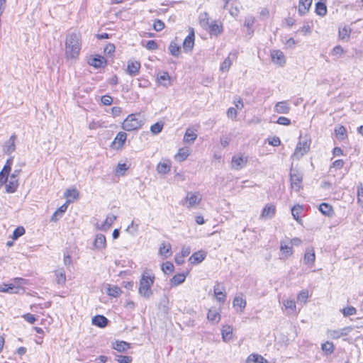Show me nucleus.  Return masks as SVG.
Wrapping results in <instances>:
<instances>
[{
    "instance_id": "f257e3e1",
    "label": "nucleus",
    "mask_w": 363,
    "mask_h": 363,
    "mask_svg": "<svg viewBox=\"0 0 363 363\" xmlns=\"http://www.w3.org/2000/svg\"><path fill=\"white\" fill-rule=\"evenodd\" d=\"M82 49L79 33L72 32L67 35L65 40V57L67 60L76 61Z\"/></svg>"
},
{
    "instance_id": "f03ea898",
    "label": "nucleus",
    "mask_w": 363,
    "mask_h": 363,
    "mask_svg": "<svg viewBox=\"0 0 363 363\" xmlns=\"http://www.w3.org/2000/svg\"><path fill=\"white\" fill-rule=\"evenodd\" d=\"M155 281V275L149 271L144 272L139 284L138 293L145 298L149 299L153 294L152 286Z\"/></svg>"
},
{
    "instance_id": "7ed1b4c3",
    "label": "nucleus",
    "mask_w": 363,
    "mask_h": 363,
    "mask_svg": "<svg viewBox=\"0 0 363 363\" xmlns=\"http://www.w3.org/2000/svg\"><path fill=\"white\" fill-rule=\"evenodd\" d=\"M143 123V118L140 114L132 113L124 120L122 128L126 131H133L140 128Z\"/></svg>"
},
{
    "instance_id": "20e7f679",
    "label": "nucleus",
    "mask_w": 363,
    "mask_h": 363,
    "mask_svg": "<svg viewBox=\"0 0 363 363\" xmlns=\"http://www.w3.org/2000/svg\"><path fill=\"white\" fill-rule=\"evenodd\" d=\"M310 145H311V140L308 138L307 136H305L304 138H302L301 136L299 137V141L296 145L294 157H295L297 159L301 158L303 157L305 154H306L308 150H310Z\"/></svg>"
},
{
    "instance_id": "39448f33",
    "label": "nucleus",
    "mask_w": 363,
    "mask_h": 363,
    "mask_svg": "<svg viewBox=\"0 0 363 363\" xmlns=\"http://www.w3.org/2000/svg\"><path fill=\"white\" fill-rule=\"evenodd\" d=\"M202 199V196L199 192L188 191L184 201L181 203L182 205L186 204L188 208H191L196 205H198Z\"/></svg>"
},
{
    "instance_id": "423d86ee",
    "label": "nucleus",
    "mask_w": 363,
    "mask_h": 363,
    "mask_svg": "<svg viewBox=\"0 0 363 363\" xmlns=\"http://www.w3.org/2000/svg\"><path fill=\"white\" fill-rule=\"evenodd\" d=\"M303 175L298 170L291 169L290 172V182L291 188L298 191L301 188Z\"/></svg>"
},
{
    "instance_id": "0eeeda50",
    "label": "nucleus",
    "mask_w": 363,
    "mask_h": 363,
    "mask_svg": "<svg viewBox=\"0 0 363 363\" xmlns=\"http://www.w3.org/2000/svg\"><path fill=\"white\" fill-rule=\"evenodd\" d=\"M21 169H15L10 176V180L8 184H6V191L7 193H13L16 191L18 186V182L17 177L21 173Z\"/></svg>"
},
{
    "instance_id": "6e6552de",
    "label": "nucleus",
    "mask_w": 363,
    "mask_h": 363,
    "mask_svg": "<svg viewBox=\"0 0 363 363\" xmlns=\"http://www.w3.org/2000/svg\"><path fill=\"white\" fill-rule=\"evenodd\" d=\"M194 30L193 28H190L189 35L185 38L183 42V48L185 52H190L192 50L194 45Z\"/></svg>"
},
{
    "instance_id": "1a4fd4ad",
    "label": "nucleus",
    "mask_w": 363,
    "mask_h": 363,
    "mask_svg": "<svg viewBox=\"0 0 363 363\" xmlns=\"http://www.w3.org/2000/svg\"><path fill=\"white\" fill-rule=\"evenodd\" d=\"M88 64L94 68H101L106 67L107 61L104 57L96 55L88 60Z\"/></svg>"
},
{
    "instance_id": "9d476101",
    "label": "nucleus",
    "mask_w": 363,
    "mask_h": 363,
    "mask_svg": "<svg viewBox=\"0 0 363 363\" xmlns=\"http://www.w3.org/2000/svg\"><path fill=\"white\" fill-rule=\"evenodd\" d=\"M276 213V207L274 205L271 203H267L263 208L262 211L261 213L260 217L263 219H270L272 218Z\"/></svg>"
},
{
    "instance_id": "9b49d317",
    "label": "nucleus",
    "mask_w": 363,
    "mask_h": 363,
    "mask_svg": "<svg viewBox=\"0 0 363 363\" xmlns=\"http://www.w3.org/2000/svg\"><path fill=\"white\" fill-rule=\"evenodd\" d=\"M247 162V159L240 155H235L232 158V167L235 169L243 168Z\"/></svg>"
},
{
    "instance_id": "f8f14e48",
    "label": "nucleus",
    "mask_w": 363,
    "mask_h": 363,
    "mask_svg": "<svg viewBox=\"0 0 363 363\" xmlns=\"http://www.w3.org/2000/svg\"><path fill=\"white\" fill-rule=\"evenodd\" d=\"M271 57L273 62L281 66H283L286 62L284 53L279 50H272L271 52Z\"/></svg>"
},
{
    "instance_id": "ddd939ff",
    "label": "nucleus",
    "mask_w": 363,
    "mask_h": 363,
    "mask_svg": "<svg viewBox=\"0 0 363 363\" xmlns=\"http://www.w3.org/2000/svg\"><path fill=\"white\" fill-rule=\"evenodd\" d=\"M290 109L289 104L286 101L277 102L274 106V111L280 114H287Z\"/></svg>"
},
{
    "instance_id": "4468645a",
    "label": "nucleus",
    "mask_w": 363,
    "mask_h": 363,
    "mask_svg": "<svg viewBox=\"0 0 363 363\" xmlns=\"http://www.w3.org/2000/svg\"><path fill=\"white\" fill-rule=\"evenodd\" d=\"M315 259V255L314 250L313 248L306 249L303 257L304 264L310 267H312L314 264Z\"/></svg>"
},
{
    "instance_id": "2eb2a0df",
    "label": "nucleus",
    "mask_w": 363,
    "mask_h": 363,
    "mask_svg": "<svg viewBox=\"0 0 363 363\" xmlns=\"http://www.w3.org/2000/svg\"><path fill=\"white\" fill-rule=\"evenodd\" d=\"M19 290L20 287L12 283L0 284V292L17 294Z\"/></svg>"
},
{
    "instance_id": "dca6fc26",
    "label": "nucleus",
    "mask_w": 363,
    "mask_h": 363,
    "mask_svg": "<svg viewBox=\"0 0 363 363\" xmlns=\"http://www.w3.org/2000/svg\"><path fill=\"white\" fill-rule=\"evenodd\" d=\"M140 63L138 61H128L127 72L130 76H135L139 73Z\"/></svg>"
},
{
    "instance_id": "f3484780",
    "label": "nucleus",
    "mask_w": 363,
    "mask_h": 363,
    "mask_svg": "<svg viewBox=\"0 0 363 363\" xmlns=\"http://www.w3.org/2000/svg\"><path fill=\"white\" fill-rule=\"evenodd\" d=\"M72 202V199H68L67 201L58 208L56 211L53 213L50 220L56 222L58 220L57 216L61 217L62 214L67 211L69 203Z\"/></svg>"
},
{
    "instance_id": "a211bd4d",
    "label": "nucleus",
    "mask_w": 363,
    "mask_h": 363,
    "mask_svg": "<svg viewBox=\"0 0 363 363\" xmlns=\"http://www.w3.org/2000/svg\"><path fill=\"white\" fill-rule=\"evenodd\" d=\"M109 320L103 315H96L92 318V324L99 328L106 327Z\"/></svg>"
},
{
    "instance_id": "6ab92c4d",
    "label": "nucleus",
    "mask_w": 363,
    "mask_h": 363,
    "mask_svg": "<svg viewBox=\"0 0 363 363\" xmlns=\"http://www.w3.org/2000/svg\"><path fill=\"white\" fill-rule=\"evenodd\" d=\"M171 169V162L169 160H165L160 162L157 166V172L161 174H167Z\"/></svg>"
},
{
    "instance_id": "aec40b11",
    "label": "nucleus",
    "mask_w": 363,
    "mask_h": 363,
    "mask_svg": "<svg viewBox=\"0 0 363 363\" xmlns=\"http://www.w3.org/2000/svg\"><path fill=\"white\" fill-rule=\"evenodd\" d=\"M94 247L98 250L105 249L106 247V240L103 234H97L94 242Z\"/></svg>"
},
{
    "instance_id": "412c9836",
    "label": "nucleus",
    "mask_w": 363,
    "mask_h": 363,
    "mask_svg": "<svg viewBox=\"0 0 363 363\" xmlns=\"http://www.w3.org/2000/svg\"><path fill=\"white\" fill-rule=\"evenodd\" d=\"M170 76L168 72H164L160 74L157 75V82L164 87H168L170 86Z\"/></svg>"
},
{
    "instance_id": "4be33fe9",
    "label": "nucleus",
    "mask_w": 363,
    "mask_h": 363,
    "mask_svg": "<svg viewBox=\"0 0 363 363\" xmlns=\"http://www.w3.org/2000/svg\"><path fill=\"white\" fill-rule=\"evenodd\" d=\"M313 0H299L298 13L301 16L305 15L309 10Z\"/></svg>"
},
{
    "instance_id": "5701e85b",
    "label": "nucleus",
    "mask_w": 363,
    "mask_h": 363,
    "mask_svg": "<svg viewBox=\"0 0 363 363\" xmlns=\"http://www.w3.org/2000/svg\"><path fill=\"white\" fill-rule=\"evenodd\" d=\"M116 220V216L114 215H108L106 220L103 222L101 226L98 225V228L102 230H108L113 222Z\"/></svg>"
},
{
    "instance_id": "b1692460",
    "label": "nucleus",
    "mask_w": 363,
    "mask_h": 363,
    "mask_svg": "<svg viewBox=\"0 0 363 363\" xmlns=\"http://www.w3.org/2000/svg\"><path fill=\"white\" fill-rule=\"evenodd\" d=\"M172 246L169 243H166L163 242L161 243L160 249H159V253L160 255L163 256L165 258H167L171 256L172 255Z\"/></svg>"
},
{
    "instance_id": "393cba45",
    "label": "nucleus",
    "mask_w": 363,
    "mask_h": 363,
    "mask_svg": "<svg viewBox=\"0 0 363 363\" xmlns=\"http://www.w3.org/2000/svg\"><path fill=\"white\" fill-rule=\"evenodd\" d=\"M112 347L120 352H124L130 349L131 346L128 342H113Z\"/></svg>"
},
{
    "instance_id": "a878e982",
    "label": "nucleus",
    "mask_w": 363,
    "mask_h": 363,
    "mask_svg": "<svg viewBox=\"0 0 363 363\" xmlns=\"http://www.w3.org/2000/svg\"><path fill=\"white\" fill-rule=\"evenodd\" d=\"M208 32L210 35H218L223 31L222 26L217 23L216 21H213L208 26Z\"/></svg>"
},
{
    "instance_id": "bb28decb",
    "label": "nucleus",
    "mask_w": 363,
    "mask_h": 363,
    "mask_svg": "<svg viewBox=\"0 0 363 363\" xmlns=\"http://www.w3.org/2000/svg\"><path fill=\"white\" fill-rule=\"evenodd\" d=\"M186 275L184 273L175 274L170 280V284L172 286H177L183 282H184Z\"/></svg>"
},
{
    "instance_id": "cd10ccee",
    "label": "nucleus",
    "mask_w": 363,
    "mask_h": 363,
    "mask_svg": "<svg viewBox=\"0 0 363 363\" xmlns=\"http://www.w3.org/2000/svg\"><path fill=\"white\" fill-rule=\"evenodd\" d=\"M233 328L230 325H224L221 330L223 340H230L233 339Z\"/></svg>"
},
{
    "instance_id": "c85d7f7f",
    "label": "nucleus",
    "mask_w": 363,
    "mask_h": 363,
    "mask_svg": "<svg viewBox=\"0 0 363 363\" xmlns=\"http://www.w3.org/2000/svg\"><path fill=\"white\" fill-rule=\"evenodd\" d=\"M106 293L108 296L116 298L118 297L121 294L122 290L119 286L116 285H108Z\"/></svg>"
},
{
    "instance_id": "c756f323",
    "label": "nucleus",
    "mask_w": 363,
    "mask_h": 363,
    "mask_svg": "<svg viewBox=\"0 0 363 363\" xmlns=\"http://www.w3.org/2000/svg\"><path fill=\"white\" fill-rule=\"evenodd\" d=\"M126 138H127V135H126L125 133H124V132H119L116 135V136L113 143V144H117L118 147H122L123 146V145H124V143L126 140Z\"/></svg>"
},
{
    "instance_id": "7c9ffc66",
    "label": "nucleus",
    "mask_w": 363,
    "mask_h": 363,
    "mask_svg": "<svg viewBox=\"0 0 363 363\" xmlns=\"http://www.w3.org/2000/svg\"><path fill=\"white\" fill-rule=\"evenodd\" d=\"M206 257V253L203 251H199L197 252L194 253L189 258L190 261L192 263H200Z\"/></svg>"
},
{
    "instance_id": "2f4dec72",
    "label": "nucleus",
    "mask_w": 363,
    "mask_h": 363,
    "mask_svg": "<svg viewBox=\"0 0 363 363\" xmlns=\"http://www.w3.org/2000/svg\"><path fill=\"white\" fill-rule=\"evenodd\" d=\"M234 307H240V311H242L246 307V301L242 298V296H236L233 301Z\"/></svg>"
},
{
    "instance_id": "473e14b6",
    "label": "nucleus",
    "mask_w": 363,
    "mask_h": 363,
    "mask_svg": "<svg viewBox=\"0 0 363 363\" xmlns=\"http://www.w3.org/2000/svg\"><path fill=\"white\" fill-rule=\"evenodd\" d=\"M319 211L325 216H330L333 213V207L327 203H322L319 206Z\"/></svg>"
},
{
    "instance_id": "72a5a7b5",
    "label": "nucleus",
    "mask_w": 363,
    "mask_h": 363,
    "mask_svg": "<svg viewBox=\"0 0 363 363\" xmlns=\"http://www.w3.org/2000/svg\"><path fill=\"white\" fill-rule=\"evenodd\" d=\"M207 318L213 323H218L220 319V315L216 310L210 309L207 314Z\"/></svg>"
},
{
    "instance_id": "f704fd0d",
    "label": "nucleus",
    "mask_w": 363,
    "mask_h": 363,
    "mask_svg": "<svg viewBox=\"0 0 363 363\" xmlns=\"http://www.w3.org/2000/svg\"><path fill=\"white\" fill-rule=\"evenodd\" d=\"M197 135L190 128H188L186 130L184 140L186 143H194V140L196 139Z\"/></svg>"
},
{
    "instance_id": "c9c22d12",
    "label": "nucleus",
    "mask_w": 363,
    "mask_h": 363,
    "mask_svg": "<svg viewBox=\"0 0 363 363\" xmlns=\"http://www.w3.org/2000/svg\"><path fill=\"white\" fill-rule=\"evenodd\" d=\"M315 13L320 16H325L327 13V7L325 4L320 1L318 2L315 4Z\"/></svg>"
},
{
    "instance_id": "e433bc0d",
    "label": "nucleus",
    "mask_w": 363,
    "mask_h": 363,
    "mask_svg": "<svg viewBox=\"0 0 363 363\" xmlns=\"http://www.w3.org/2000/svg\"><path fill=\"white\" fill-rule=\"evenodd\" d=\"M284 306L286 310H289L290 313H295L296 309V306L295 301L294 299H287L284 301Z\"/></svg>"
},
{
    "instance_id": "4c0bfd02",
    "label": "nucleus",
    "mask_w": 363,
    "mask_h": 363,
    "mask_svg": "<svg viewBox=\"0 0 363 363\" xmlns=\"http://www.w3.org/2000/svg\"><path fill=\"white\" fill-rule=\"evenodd\" d=\"M64 196L67 200L72 199V201H73L79 197V191L76 189H67L64 194Z\"/></svg>"
},
{
    "instance_id": "58836bf2",
    "label": "nucleus",
    "mask_w": 363,
    "mask_h": 363,
    "mask_svg": "<svg viewBox=\"0 0 363 363\" xmlns=\"http://www.w3.org/2000/svg\"><path fill=\"white\" fill-rule=\"evenodd\" d=\"M16 135H12L9 141H8V146L6 147V152L8 153V154H11V152H14L15 149H16V145H15V140H16Z\"/></svg>"
},
{
    "instance_id": "ea45409f",
    "label": "nucleus",
    "mask_w": 363,
    "mask_h": 363,
    "mask_svg": "<svg viewBox=\"0 0 363 363\" xmlns=\"http://www.w3.org/2000/svg\"><path fill=\"white\" fill-rule=\"evenodd\" d=\"M302 211L303 208L300 205H295L292 207L291 214L296 220L299 221V215L302 213Z\"/></svg>"
},
{
    "instance_id": "a19ab883",
    "label": "nucleus",
    "mask_w": 363,
    "mask_h": 363,
    "mask_svg": "<svg viewBox=\"0 0 363 363\" xmlns=\"http://www.w3.org/2000/svg\"><path fill=\"white\" fill-rule=\"evenodd\" d=\"M57 282L59 284L63 285L66 281V275L64 270H57L55 272Z\"/></svg>"
},
{
    "instance_id": "79ce46f5",
    "label": "nucleus",
    "mask_w": 363,
    "mask_h": 363,
    "mask_svg": "<svg viewBox=\"0 0 363 363\" xmlns=\"http://www.w3.org/2000/svg\"><path fill=\"white\" fill-rule=\"evenodd\" d=\"M344 330H345V329L339 330H328V337L331 339H339L344 335Z\"/></svg>"
},
{
    "instance_id": "37998d69",
    "label": "nucleus",
    "mask_w": 363,
    "mask_h": 363,
    "mask_svg": "<svg viewBox=\"0 0 363 363\" xmlns=\"http://www.w3.org/2000/svg\"><path fill=\"white\" fill-rule=\"evenodd\" d=\"M179 46L174 41H172L169 46V50L171 55L177 57L179 55Z\"/></svg>"
},
{
    "instance_id": "c03bdc74",
    "label": "nucleus",
    "mask_w": 363,
    "mask_h": 363,
    "mask_svg": "<svg viewBox=\"0 0 363 363\" xmlns=\"http://www.w3.org/2000/svg\"><path fill=\"white\" fill-rule=\"evenodd\" d=\"M199 22H200V24L203 28L207 29V26L210 24L209 23V17H208V13L204 12L203 13H201V15L199 16Z\"/></svg>"
},
{
    "instance_id": "a18cd8bd",
    "label": "nucleus",
    "mask_w": 363,
    "mask_h": 363,
    "mask_svg": "<svg viewBox=\"0 0 363 363\" xmlns=\"http://www.w3.org/2000/svg\"><path fill=\"white\" fill-rule=\"evenodd\" d=\"M321 348L325 354L332 353L334 350L333 342H325L322 344Z\"/></svg>"
},
{
    "instance_id": "49530a36",
    "label": "nucleus",
    "mask_w": 363,
    "mask_h": 363,
    "mask_svg": "<svg viewBox=\"0 0 363 363\" xmlns=\"http://www.w3.org/2000/svg\"><path fill=\"white\" fill-rule=\"evenodd\" d=\"M163 126L164 123L162 122H157L156 123L151 125L150 130L152 133L157 135L162 130Z\"/></svg>"
},
{
    "instance_id": "de8ad7c7",
    "label": "nucleus",
    "mask_w": 363,
    "mask_h": 363,
    "mask_svg": "<svg viewBox=\"0 0 363 363\" xmlns=\"http://www.w3.org/2000/svg\"><path fill=\"white\" fill-rule=\"evenodd\" d=\"M263 361V357L258 354H251L247 359L246 363H261L260 362Z\"/></svg>"
},
{
    "instance_id": "09e8293b",
    "label": "nucleus",
    "mask_w": 363,
    "mask_h": 363,
    "mask_svg": "<svg viewBox=\"0 0 363 363\" xmlns=\"http://www.w3.org/2000/svg\"><path fill=\"white\" fill-rule=\"evenodd\" d=\"M174 269V264L170 262H166L162 266V270L165 274H171Z\"/></svg>"
},
{
    "instance_id": "8fccbe9b",
    "label": "nucleus",
    "mask_w": 363,
    "mask_h": 363,
    "mask_svg": "<svg viewBox=\"0 0 363 363\" xmlns=\"http://www.w3.org/2000/svg\"><path fill=\"white\" fill-rule=\"evenodd\" d=\"M341 311H342V314L344 315V316H345V317H348V316L354 315L357 313L356 308L353 306H348V307L344 308L341 310Z\"/></svg>"
},
{
    "instance_id": "3c124183",
    "label": "nucleus",
    "mask_w": 363,
    "mask_h": 363,
    "mask_svg": "<svg viewBox=\"0 0 363 363\" xmlns=\"http://www.w3.org/2000/svg\"><path fill=\"white\" fill-rule=\"evenodd\" d=\"M188 156V150L184 149H179L178 153L175 156V158L179 161H184L187 158Z\"/></svg>"
},
{
    "instance_id": "603ef678",
    "label": "nucleus",
    "mask_w": 363,
    "mask_h": 363,
    "mask_svg": "<svg viewBox=\"0 0 363 363\" xmlns=\"http://www.w3.org/2000/svg\"><path fill=\"white\" fill-rule=\"evenodd\" d=\"M232 65V62L229 57L225 59L220 67V69L222 72H228Z\"/></svg>"
},
{
    "instance_id": "864d4df0",
    "label": "nucleus",
    "mask_w": 363,
    "mask_h": 363,
    "mask_svg": "<svg viewBox=\"0 0 363 363\" xmlns=\"http://www.w3.org/2000/svg\"><path fill=\"white\" fill-rule=\"evenodd\" d=\"M26 230L23 227H17L13 232V239L17 240L19 237L22 236L25 233Z\"/></svg>"
},
{
    "instance_id": "5fc2aeb1",
    "label": "nucleus",
    "mask_w": 363,
    "mask_h": 363,
    "mask_svg": "<svg viewBox=\"0 0 363 363\" xmlns=\"http://www.w3.org/2000/svg\"><path fill=\"white\" fill-rule=\"evenodd\" d=\"M104 127H106V126L104 125V123L102 122L101 121H92L89 125V128L91 130H96L99 128H104Z\"/></svg>"
},
{
    "instance_id": "6e6d98bb",
    "label": "nucleus",
    "mask_w": 363,
    "mask_h": 363,
    "mask_svg": "<svg viewBox=\"0 0 363 363\" xmlns=\"http://www.w3.org/2000/svg\"><path fill=\"white\" fill-rule=\"evenodd\" d=\"M308 298V291L307 290L301 291L297 296L298 301L303 302V303H306Z\"/></svg>"
},
{
    "instance_id": "4d7b16f0",
    "label": "nucleus",
    "mask_w": 363,
    "mask_h": 363,
    "mask_svg": "<svg viewBox=\"0 0 363 363\" xmlns=\"http://www.w3.org/2000/svg\"><path fill=\"white\" fill-rule=\"evenodd\" d=\"M255 22V18L252 16H247L245 17L244 21V26L247 27V28H252V26L254 25Z\"/></svg>"
},
{
    "instance_id": "13d9d810",
    "label": "nucleus",
    "mask_w": 363,
    "mask_h": 363,
    "mask_svg": "<svg viewBox=\"0 0 363 363\" xmlns=\"http://www.w3.org/2000/svg\"><path fill=\"white\" fill-rule=\"evenodd\" d=\"M357 202L363 204V184L362 183L357 186Z\"/></svg>"
},
{
    "instance_id": "bf43d9fd",
    "label": "nucleus",
    "mask_w": 363,
    "mask_h": 363,
    "mask_svg": "<svg viewBox=\"0 0 363 363\" xmlns=\"http://www.w3.org/2000/svg\"><path fill=\"white\" fill-rule=\"evenodd\" d=\"M116 360L119 363H130L132 362V357L125 355H117Z\"/></svg>"
},
{
    "instance_id": "052dcab7",
    "label": "nucleus",
    "mask_w": 363,
    "mask_h": 363,
    "mask_svg": "<svg viewBox=\"0 0 363 363\" xmlns=\"http://www.w3.org/2000/svg\"><path fill=\"white\" fill-rule=\"evenodd\" d=\"M335 133L341 140H343L346 137V129L344 126L340 125L335 129Z\"/></svg>"
},
{
    "instance_id": "680f3d73",
    "label": "nucleus",
    "mask_w": 363,
    "mask_h": 363,
    "mask_svg": "<svg viewBox=\"0 0 363 363\" xmlns=\"http://www.w3.org/2000/svg\"><path fill=\"white\" fill-rule=\"evenodd\" d=\"M164 28V23L160 19H157L154 21L153 28L156 31H161Z\"/></svg>"
},
{
    "instance_id": "e2e57ef3",
    "label": "nucleus",
    "mask_w": 363,
    "mask_h": 363,
    "mask_svg": "<svg viewBox=\"0 0 363 363\" xmlns=\"http://www.w3.org/2000/svg\"><path fill=\"white\" fill-rule=\"evenodd\" d=\"M214 295L218 301L223 303L226 299V294L225 292H216V289H214Z\"/></svg>"
},
{
    "instance_id": "0e129e2a",
    "label": "nucleus",
    "mask_w": 363,
    "mask_h": 363,
    "mask_svg": "<svg viewBox=\"0 0 363 363\" xmlns=\"http://www.w3.org/2000/svg\"><path fill=\"white\" fill-rule=\"evenodd\" d=\"M128 169V167L126 165V164L125 163H123V164H121L119 163L116 167V174H120V175H123L125 172Z\"/></svg>"
},
{
    "instance_id": "69168bd1",
    "label": "nucleus",
    "mask_w": 363,
    "mask_h": 363,
    "mask_svg": "<svg viewBox=\"0 0 363 363\" xmlns=\"http://www.w3.org/2000/svg\"><path fill=\"white\" fill-rule=\"evenodd\" d=\"M237 115H238V112L235 108L230 107L228 109L227 116L228 118H230L233 120H235L237 117Z\"/></svg>"
},
{
    "instance_id": "338daca9",
    "label": "nucleus",
    "mask_w": 363,
    "mask_h": 363,
    "mask_svg": "<svg viewBox=\"0 0 363 363\" xmlns=\"http://www.w3.org/2000/svg\"><path fill=\"white\" fill-rule=\"evenodd\" d=\"M138 229V224H135L134 220H133L130 225L127 228V231L130 233L135 234Z\"/></svg>"
},
{
    "instance_id": "774afa93",
    "label": "nucleus",
    "mask_w": 363,
    "mask_h": 363,
    "mask_svg": "<svg viewBox=\"0 0 363 363\" xmlns=\"http://www.w3.org/2000/svg\"><path fill=\"white\" fill-rule=\"evenodd\" d=\"M101 101L104 105L110 106L113 102V99L108 95H105L101 97Z\"/></svg>"
}]
</instances>
